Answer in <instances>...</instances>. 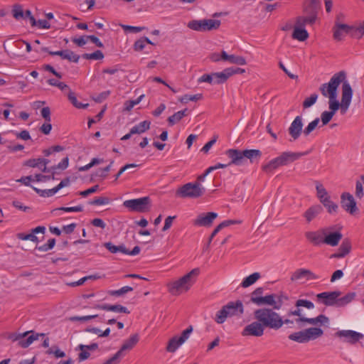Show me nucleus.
<instances>
[{"label":"nucleus","instance_id":"24","mask_svg":"<svg viewBox=\"0 0 364 364\" xmlns=\"http://www.w3.org/2000/svg\"><path fill=\"white\" fill-rule=\"evenodd\" d=\"M306 154H307V152L284 151L282 152L278 157L280 161V164L282 166H284L295 161Z\"/></svg>","mask_w":364,"mask_h":364},{"label":"nucleus","instance_id":"47","mask_svg":"<svg viewBox=\"0 0 364 364\" xmlns=\"http://www.w3.org/2000/svg\"><path fill=\"white\" fill-rule=\"evenodd\" d=\"M133 291V288L129 286H124L118 290L109 291L108 294L110 296H120L127 292Z\"/></svg>","mask_w":364,"mask_h":364},{"label":"nucleus","instance_id":"33","mask_svg":"<svg viewBox=\"0 0 364 364\" xmlns=\"http://www.w3.org/2000/svg\"><path fill=\"white\" fill-rule=\"evenodd\" d=\"M229 73L228 68H225L222 72L213 73L214 84L219 85L225 82L230 77Z\"/></svg>","mask_w":364,"mask_h":364},{"label":"nucleus","instance_id":"48","mask_svg":"<svg viewBox=\"0 0 364 364\" xmlns=\"http://www.w3.org/2000/svg\"><path fill=\"white\" fill-rule=\"evenodd\" d=\"M82 58L87 60H102L104 54L101 50H97L92 53H84Z\"/></svg>","mask_w":364,"mask_h":364},{"label":"nucleus","instance_id":"13","mask_svg":"<svg viewBox=\"0 0 364 364\" xmlns=\"http://www.w3.org/2000/svg\"><path fill=\"white\" fill-rule=\"evenodd\" d=\"M252 303L257 306L269 305L273 306V309L279 310L282 306V296H277L275 294H269L265 296L255 297L252 299Z\"/></svg>","mask_w":364,"mask_h":364},{"label":"nucleus","instance_id":"52","mask_svg":"<svg viewBox=\"0 0 364 364\" xmlns=\"http://www.w3.org/2000/svg\"><path fill=\"white\" fill-rule=\"evenodd\" d=\"M68 99L70 102L77 108H85L88 106V104H82L81 102H78L75 93L73 92H69Z\"/></svg>","mask_w":364,"mask_h":364},{"label":"nucleus","instance_id":"42","mask_svg":"<svg viewBox=\"0 0 364 364\" xmlns=\"http://www.w3.org/2000/svg\"><path fill=\"white\" fill-rule=\"evenodd\" d=\"M321 203L327 208V210L330 214L336 213L338 209V205L331 201L330 198L322 200Z\"/></svg>","mask_w":364,"mask_h":364},{"label":"nucleus","instance_id":"57","mask_svg":"<svg viewBox=\"0 0 364 364\" xmlns=\"http://www.w3.org/2000/svg\"><path fill=\"white\" fill-rule=\"evenodd\" d=\"M123 356L124 355L121 351L118 350L112 357L109 358L103 364H117Z\"/></svg>","mask_w":364,"mask_h":364},{"label":"nucleus","instance_id":"64","mask_svg":"<svg viewBox=\"0 0 364 364\" xmlns=\"http://www.w3.org/2000/svg\"><path fill=\"white\" fill-rule=\"evenodd\" d=\"M41 116L44 118L46 122H50V109L48 107H43L41 111Z\"/></svg>","mask_w":364,"mask_h":364},{"label":"nucleus","instance_id":"7","mask_svg":"<svg viewBox=\"0 0 364 364\" xmlns=\"http://www.w3.org/2000/svg\"><path fill=\"white\" fill-rule=\"evenodd\" d=\"M342 30L346 32V34L349 35L352 38H360L364 36V23L359 26H353L336 21L333 27V36L336 41H341V34L340 33V31Z\"/></svg>","mask_w":364,"mask_h":364},{"label":"nucleus","instance_id":"3","mask_svg":"<svg viewBox=\"0 0 364 364\" xmlns=\"http://www.w3.org/2000/svg\"><path fill=\"white\" fill-rule=\"evenodd\" d=\"M339 291H324L317 294V298L322 300V303L327 306L343 307L350 304L355 297V292H349L344 296L340 297Z\"/></svg>","mask_w":364,"mask_h":364},{"label":"nucleus","instance_id":"53","mask_svg":"<svg viewBox=\"0 0 364 364\" xmlns=\"http://www.w3.org/2000/svg\"><path fill=\"white\" fill-rule=\"evenodd\" d=\"M296 307H305L308 309H311L314 308V304L313 302L306 299H298L295 303Z\"/></svg>","mask_w":364,"mask_h":364},{"label":"nucleus","instance_id":"34","mask_svg":"<svg viewBox=\"0 0 364 364\" xmlns=\"http://www.w3.org/2000/svg\"><path fill=\"white\" fill-rule=\"evenodd\" d=\"M288 338L289 340L299 343H305L309 342L306 334L305 333V330L291 333L289 335Z\"/></svg>","mask_w":364,"mask_h":364},{"label":"nucleus","instance_id":"8","mask_svg":"<svg viewBox=\"0 0 364 364\" xmlns=\"http://www.w3.org/2000/svg\"><path fill=\"white\" fill-rule=\"evenodd\" d=\"M205 193V188L199 182L188 183L177 189L176 196L182 198H197Z\"/></svg>","mask_w":364,"mask_h":364},{"label":"nucleus","instance_id":"55","mask_svg":"<svg viewBox=\"0 0 364 364\" xmlns=\"http://www.w3.org/2000/svg\"><path fill=\"white\" fill-rule=\"evenodd\" d=\"M318 98L317 94H312L309 97H307L304 102H303V107L304 109L309 108L311 106H312L314 104L316 103Z\"/></svg>","mask_w":364,"mask_h":364},{"label":"nucleus","instance_id":"18","mask_svg":"<svg viewBox=\"0 0 364 364\" xmlns=\"http://www.w3.org/2000/svg\"><path fill=\"white\" fill-rule=\"evenodd\" d=\"M327 229L320 228L315 231H307L304 233L306 239L314 246H319L323 244L324 235Z\"/></svg>","mask_w":364,"mask_h":364},{"label":"nucleus","instance_id":"49","mask_svg":"<svg viewBox=\"0 0 364 364\" xmlns=\"http://www.w3.org/2000/svg\"><path fill=\"white\" fill-rule=\"evenodd\" d=\"M48 355H54L56 358H64L65 356V352L60 350L58 346H53L52 348H48L46 352Z\"/></svg>","mask_w":364,"mask_h":364},{"label":"nucleus","instance_id":"9","mask_svg":"<svg viewBox=\"0 0 364 364\" xmlns=\"http://www.w3.org/2000/svg\"><path fill=\"white\" fill-rule=\"evenodd\" d=\"M220 23V21L216 19L192 20L188 22V27L193 31L204 32L217 30Z\"/></svg>","mask_w":364,"mask_h":364},{"label":"nucleus","instance_id":"5","mask_svg":"<svg viewBox=\"0 0 364 364\" xmlns=\"http://www.w3.org/2000/svg\"><path fill=\"white\" fill-rule=\"evenodd\" d=\"M346 75L344 71H340L334 74L328 83L322 84L319 90L322 95L328 98V103L339 102L337 100V90L341 82H346Z\"/></svg>","mask_w":364,"mask_h":364},{"label":"nucleus","instance_id":"43","mask_svg":"<svg viewBox=\"0 0 364 364\" xmlns=\"http://www.w3.org/2000/svg\"><path fill=\"white\" fill-rule=\"evenodd\" d=\"M315 21H316V20L314 19V16H307L306 17L299 16L296 19V24L299 27H304L307 23L314 24L315 23Z\"/></svg>","mask_w":364,"mask_h":364},{"label":"nucleus","instance_id":"45","mask_svg":"<svg viewBox=\"0 0 364 364\" xmlns=\"http://www.w3.org/2000/svg\"><path fill=\"white\" fill-rule=\"evenodd\" d=\"M203 99V95L202 94H196V95H185L183 96H182L180 99H179V101L181 102V103H187L188 101H194V102H196L198 100H200Z\"/></svg>","mask_w":364,"mask_h":364},{"label":"nucleus","instance_id":"56","mask_svg":"<svg viewBox=\"0 0 364 364\" xmlns=\"http://www.w3.org/2000/svg\"><path fill=\"white\" fill-rule=\"evenodd\" d=\"M109 203V198L107 197H98L89 202V204L92 205H106Z\"/></svg>","mask_w":364,"mask_h":364},{"label":"nucleus","instance_id":"51","mask_svg":"<svg viewBox=\"0 0 364 364\" xmlns=\"http://www.w3.org/2000/svg\"><path fill=\"white\" fill-rule=\"evenodd\" d=\"M319 118H316L311 122H310L307 127L303 130V133L305 136H308L312 132L319 123Z\"/></svg>","mask_w":364,"mask_h":364},{"label":"nucleus","instance_id":"39","mask_svg":"<svg viewBox=\"0 0 364 364\" xmlns=\"http://www.w3.org/2000/svg\"><path fill=\"white\" fill-rule=\"evenodd\" d=\"M228 317L230 316L228 314V311L225 309V306H223L222 309L216 313L214 320L217 323L222 324L226 321L227 318Z\"/></svg>","mask_w":364,"mask_h":364},{"label":"nucleus","instance_id":"21","mask_svg":"<svg viewBox=\"0 0 364 364\" xmlns=\"http://www.w3.org/2000/svg\"><path fill=\"white\" fill-rule=\"evenodd\" d=\"M295 322L299 325V327H303L304 323H306L313 326H321L328 323L329 318L323 315L320 314L316 318H296Z\"/></svg>","mask_w":364,"mask_h":364},{"label":"nucleus","instance_id":"61","mask_svg":"<svg viewBox=\"0 0 364 364\" xmlns=\"http://www.w3.org/2000/svg\"><path fill=\"white\" fill-rule=\"evenodd\" d=\"M355 195L359 199H361L364 196L363 184L360 181H357L355 183Z\"/></svg>","mask_w":364,"mask_h":364},{"label":"nucleus","instance_id":"44","mask_svg":"<svg viewBox=\"0 0 364 364\" xmlns=\"http://www.w3.org/2000/svg\"><path fill=\"white\" fill-rule=\"evenodd\" d=\"M12 14L14 18L18 20L24 18V11L22 6L20 4H14L12 9Z\"/></svg>","mask_w":364,"mask_h":364},{"label":"nucleus","instance_id":"63","mask_svg":"<svg viewBox=\"0 0 364 364\" xmlns=\"http://www.w3.org/2000/svg\"><path fill=\"white\" fill-rule=\"evenodd\" d=\"M41 165V158L38 159H31L25 161L24 166L29 167H40Z\"/></svg>","mask_w":364,"mask_h":364},{"label":"nucleus","instance_id":"19","mask_svg":"<svg viewBox=\"0 0 364 364\" xmlns=\"http://www.w3.org/2000/svg\"><path fill=\"white\" fill-rule=\"evenodd\" d=\"M303 119L301 116H296L293 122L291 123L288 129V132L291 136L292 139L290 141H295L299 138L301 134L303 132Z\"/></svg>","mask_w":364,"mask_h":364},{"label":"nucleus","instance_id":"15","mask_svg":"<svg viewBox=\"0 0 364 364\" xmlns=\"http://www.w3.org/2000/svg\"><path fill=\"white\" fill-rule=\"evenodd\" d=\"M264 327L261 322L256 320L247 325L242 331L243 336L260 337L264 334Z\"/></svg>","mask_w":364,"mask_h":364},{"label":"nucleus","instance_id":"14","mask_svg":"<svg viewBox=\"0 0 364 364\" xmlns=\"http://www.w3.org/2000/svg\"><path fill=\"white\" fill-rule=\"evenodd\" d=\"M335 336L343 342L354 345L364 338L363 334L352 330H340L335 333Z\"/></svg>","mask_w":364,"mask_h":364},{"label":"nucleus","instance_id":"59","mask_svg":"<svg viewBox=\"0 0 364 364\" xmlns=\"http://www.w3.org/2000/svg\"><path fill=\"white\" fill-rule=\"evenodd\" d=\"M35 181L38 182H46L50 180H53L55 178L54 173L52 172L51 175H43L41 173H38L35 175Z\"/></svg>","mask_w":364,"mask_h":364},{"label":"nucleus","instance_id":"41","mask_svg":"<svg viewBox=\"0 0 364 364\" xmlns=\"http://www.w3.org/2000/svg\"><path fill=\"white\" fill-rule=\"evenodd\" d=\"M104 246L112 253H117V252H120L124 254V252H127V248L123 245L116 246L113 245L112 242H105L104 244Z\"/></svg>","mask_w":364,"mask_h":364},{"label":"nucleus","instance_id":"54","mask_svg":"<svg viewBox=\"0 0 364 364\" xmlns=\"http://www.w3.org/2000/svg\"><path fill=\"white\" fill-rule=\"evenodd\" d=\"M55 240L54 238H51L48 240V242L46 244L37 247L36 248L41 252H47L53 249L55 246Z\"/></svg>","mask_w":364,"mask_h":364},{"label":"nucleus","instance_id":"28","mask_svg":"<svg viewBox=\"0 0 364 364\" xmlns=\"http://www.w3.org/2000/svg\"><path fill=\"white\" fill-rule=\"evenodd\" d=\"M139 336L138 333H134L130 336V337L125 340L119 350L123 354L124 351L131 350L139 342Z\"/></svg>","mask_w":364,"mask_h":364},{"label":"nucleus","instance_id":"12","mask_svg":"<svg viewBox=\"0 0 364 364\" xmlns=\"http://www.w3.org/2000/svg\"><path fill=\"white\" fill-rule=\"evenodd\" d=\"M123 205L132 211L145 213L149 210L151 200L148 196L125 200Z\"/></svg>","mask_w":364,"mask_h":364},{"label":"nucleus","instance_id":"35","mask_svg":"<svg viewBox=\"0 0 364 364\" xmlns=\"http://www.w3.org/2000/svg\"><path fill=\"white\" fill-rule=\"evenodd\" d=\"M308 37V32L304 28H302V27H299L296 24L292 33V38L300 41H304L306 40Z\"/></svg>","mask_w":364,"mask_h":364},{"label":"nucleus","instance_id":"4","mask_svg":"<svg viewBox=\"0 0 364 364\" xmlns=\"http://www.w3.org/2000/svg\"><path fill=\"white\" fill-rule=\"evenodd\" d=\"M199 274V268L193 269L180 279L168 283L167 285L168 291L173 295H178L183 291H187L196 282Z\"/></svg>","mask_w":364,"mask_h":364},{"label":"nucleus","instance_id":"25","mask_svg":"<svg viewBox=\"0 0 364 364\" xmlns=\"http://www.w3.org/2000/svg\"><path fill=\"white\" fill-rule=\"evenodd\" d=\"M225 309L228 311V314L230 317L235 316H241L244 312V307L242 302L240 300L236 301H230L225 305Z\"/></svg>","mask_w":364,"mask_h":364},{"label":"nucleus","instance_id":"37","mask_svg":"<svg viewBox=\"0 0 364 364\" xmlns=\"http://www.w3.org/2000/svg\"><path fill=\"white\" fill-rule=\"evenodd\" d=\"M260 277L261 275L259 272H255L245 278L241 283V286L244 288L248 287L255 283Z\"/></svg>","mask_w":364,"mask_h":364},{"label":"nucleus","instance_id":"31","mask_svg":"<svg viewBox=\"0 0 364 364\" xmlns=\"http://www.w3.org/2000/svg\"><path fill=\"white\" fill-rule=\"evenodd\" d=\"M280 166H282V165L280 164V161L277 156L269 161L266 164L262 165L261 168L264 173H271Z\"/></svg>","mask_w":364,"mask_h":364},{"label":"nucleus","instance_id":"38","mask_svg":"<svg viewBox=\"0 0 364 364\" xmlns=\"http://www.w3.org/2000/svg\"><path fill=\"white\" fill-rule=\"evenodd\" d=\"M316 194L317 197L320 200V202L321 203L322 200H326V198H330L327 191L323 186V185L318 181H316Z\"/></svg>","mask_w":364,"mask_h":364},{"label":"nucleus","instance_id":"23","mask_svg":"<svg viewBox=\"0 0 364 364\" xmlns=\"http://www.w3.org/2000/svg\"><path fill=\"white\" fill-rule=\"evenodd\" d=\"M318 278L319 277L311 270L302 268L296 269L291 276V280L292 282L299 281L302 279H306V280H314L318 279Z\"/></svg>","mask_w":364,"mask_h":364},{"label":"nucleus","instance_id":"10","mask_svg":"<svg viewBox=\"0 0 364 364\" xmlns=\"http://www.w3.org/2000/svg\"><path fill=\"white\" fill-rule=\"evenodd\" d=\"M44 333H36L33 331H26L23 333H11L9 338L12 341H17L18 346L21 348H28L34 341L38 339L39 336H44Z\"/></svg>","mask_w":364,"mask_h":364},{"label":"nucleus","instance_id":"36","mask_svg":"<svg viewBox=\"0 0 364 364\" xmlns=\"http://www.w3.org/2000/svg\"><path fill=\"white\" fill-rule=\"evenodd\" d=\"M151 122L149 121H143L139 123L138 124L135 125L131 129V134H142L149 129L150 128Z\"/></svg>","mask_w":364,"mask_h":364},{"label":"nucleus","instance_id":"29","mask_svg":"<svg viewBox=\"0 0 364 364\" xmlns=\"http://www.w3.org/2000/svg\"><path fill=\"white\" fill-rule=\"evenodd\" d=\"M221 59L223 60L228 61L232 64H236L239 65H244L247 63L245 58H243L242 56L228 55L224 50L221 52Z\"/></svg>","mask_w":364,"mask_h":364},{"label":"nucleus","instance_id":"17","mask_svg":"<svg viewBox=\"0 0 364 364\" xmlns=\"http://www.w3.org/2000/svg\"><path fill=\"white\" fill-rule=\"evenodd\" d=\"M341 204L342 208L351 215L358 211L356 202L353 196L349 193L345 192L341 194Z\"/></svg>","mask_w":364,"mask_h":364},{"label":"nucleus","instance_id":"58","mask_svg":"<svg viewBox=\"0 0 364 364\" xmlns=\"http://www.w3.org/2000/svg\"><path fill=\"white\" fill-rule=\"evenodd\" d=\"M58 210H62L64 212H82L83 210V207L82 205H77L74 207H60L54 209L53 211Z\"/></svg>","mask_w":364,"mask_h":364},{"label":"nucleus","instance_id":"22","mask_svg":"<svg viewBox=\"0 0 364 364\" xmlns=\"http://www.w3.org/2000/svg\"><path fill=\"white\" fill-rule=\"evenodd\" d=\"M42 50L48 53L50 55H59L63 59H66L70 62L77 63L80 59V55L68 49L58 51H50L48 48L43 47L42 48Z\"/></svg>","mask_w":364,"mask_h":364},{"label":"nucleus","instance_id":"2","mask_svg":"<svg viewBox=\"0 0 364 364\" xmlns=\"http://www.w3.org/2000/svg\"><path fill=\"white\" fill-rule=\"evenodd\" d=\"M255 320L261 322L265 328L278 330L283 326L282 318L273 309L262 308L254 311Z\"/></svg>","mask_w":364,"mask_h":364},{"label":"nucleus","instance_id":"26","mask_svg":"<svg viewBox=\"0 0 364 364\" xmlns=\"http://www.w3.org/2000/svg\"><path fill=\"white\" fill-rule=\"evenodd\" d=\"M95 309H100L104 310L107 311H113L116 313H124L129 314L130 311L128 310V309L125 306H123L120 304H114V305H110L107 304H97L94 307Z\"/></svg>","mask_w":364,"mask_h":364},{"label":"nucleus","instance_id":"40","mask_svg":"<svg viewBox=\"0 0 364 364\" xmlns=\"http://www.w3.org/2000/svg\"><path fill=\"white\" fill-rule=\"evenodd\" d=\"M320 8L319 4H312V3H309L308 6L304 8V12L309 16H314V19H316L318 10Z\"/></svg>","mask_w":364,"mask_h":364},{"label":"nucleus","instance_id":"46","mask_svg":"<svg viewBox=\"0 0 364 364\" xmlns=\"http://www.w3.org/2000/svg\"><path fill=\"white\" fill-rule=\"evenodd\" d=\"M32 188L41 197H50L58 192L55 187H54L53 188L47 189V190H41V189H38L36 187H32Z\"/></svg>","mask_w":364,"mask_h":364},{"label":"nucleus","instance_id":"11","mask_svg":"<svg viewBox=\"0 0 364 364\" xmlns=\"http://www.w3.org/2000/svg\"><path fill=\"white\" fill-rule=\"evenodd\" d=\"M193 331V326H189L186 330L182 331L181 336H174L171 338L167 343L166 350L171 353H175L189 338Z\"/></svg>","mask_w":364,"mask_h":364},{"label":"nucleus","instance_id":"1","mask_svg":"<svg viewBox=\"0 0 364 364\" xmlns=\"http://www.w3.org/2000/svg\"><path fill=\"white\" fill-rule=\"evenodd\" d=\"M353 90L348 82L342 85V94L341 102L328 103L329 111H324L321 114L322 125H326L331 120L336 112L340 109L341 114H345L351 103Z\"/></svg>","mask_w":364,"mask_h":364},{"label":"nucleus","instance_id":"16","mask_svg":"<svg viewBox=\"0 0 364 364\" xmlns=\"http://www.w3.org/2000/svg\"><path fill=\"white\" fill-rule=\"evenodd\" d=\"M327 229L326 233L324 235L323 244L336 247L343 237V235L339 231H333L335 226H329L324 228Z\"/></svg>","mask_w":364,"mask_h":364},{"label":"nucleus","instance_id":"6","mask_svg":"<svg viewBox=\"0 0 364 364\" xmlns=\"http://www.w3.org/2000/svg\"><path fill=\"white\" fill-rule=\"evenodd\" d=\"M225 154L230 159V164L241 166L245 161V158L253 162L255 159H259L262 152L259 149H245L243 151L239 149H230L225 151Z\"/></svg>","mask_w":364,"mask_h":364},{"label":"nucleus","instance_id":"60","mask_svg":"<svg viewBox=\"0 0 364 364\" xmlns=\"http://www.w3.org/2000/svg\"><path fill=\"white\" fill-rule=\"evenodd\" d=\"M98 317V315L97 314H95V315H90V316H72L70 317V320L72 321H82V322H85V321H90L92 318H97Z\"/></svg>","mask_w":364,"mask_h":364},{"label":"nucleus","instance_id":"50","mask_svg":"<svg viewBox=\"0 0 364 364\" xmlns=\"http://www.w3.org/2000/svg\"><path fill=\"white\" fill-rule=\"evenodd\" d=\"M16 237L18 239L21 240H31V241L36 242V243L38 242V237L36 236L35 235H33L32 233V232L29 234L19 232L16 235Z\"/></svg>","mask_w":364,"mask_h":364},{"label":"nucleus","instance_id":"62","mask_svg":"<svg viewBox=\"0 0 364 364\" xmlns=\"http://www.w3.org/2000/svg\"><path fill=\"white\" fill-rule=\"evenodd\" d=\"M181 117L179 114V112H176L173 115L168 117L167 121L169 126H173L177 122L181 120Z\"/></svg>","mask_w":364,"mask_h":364},{"label":"nucleus","instance_id":"32","mask_svg":"<svg viewBox=\"0 0 364 364\" xmlns=\"http://www.w3.org/2000/svg\"><path fill=\"white\" fill-rule=\"evenodd\" d=\"M304 330L308 341L315 340L323 334V331L321 328L318 327H311Z\"/></svg>","mask_w":364,"mask_h":364},{"label":"nucleus","instance_id":"27","mask_svg":"<svg viewBox=\"0 0 364 364\" xmlns=\"http://www.w3.org/2000/svg\"><path fill=\"white\" fill-rule=\"evenodd\" d=\"M351 250V242L348 239L343 240L338 252L331 255V258H342L347 255Z\"/></svg>","mask_w":364,"mask_h":364},{"label":"nucleus","instance_id":"30","mask_svg":"<svg viewBox=\"0 0 364 364\" xmlns=\"http://www.w3.org/2000/svg\"><path fill=\"white\" fill-rule=\"evenodd\" d=\"M323 211V208L320 205H316L310 207L304 213V216L306 218L307 223H310L318 215Z\"/></svg>","mask_w":364,"mask_h":364},{"label":"nucleus","instance_id":"20","mask_svg":"<svg viewBox=\"0 0 364 364\" xmlns=\"http://www.w3.org/2000/svg\"><path fill=\"white\" fill-rule=\"evenodd\" d=\"M218 217V214L214 212L200 213L193 221V225L200 227H210Z\"/></svg>","mask_w":364,"mask_h":364}]
</instances>
